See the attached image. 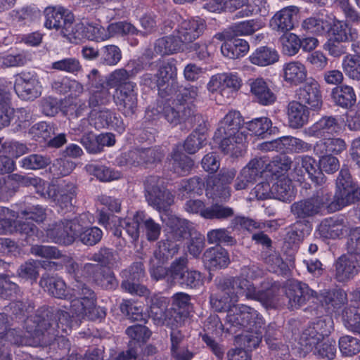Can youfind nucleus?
<instances>
[{"instance_id":"79ce46f5","label":"nucleus","mask_w":360,"mask_h":360,"mask_svg":"<svg viewBox=\"0 0 360 360\" xmlns=\"http://www.w3.org/2000/svg\"><path fill=\"white\" fill-rule=\"evenodd\" d=\"M171 169L179 176L188 174L192 169L194 162L193 160L179 151L177 148H174L171 153V160L169 161Z\"/></svg>"},{"instance_id":"4d7b16f0","label":"nucleus","mask_w":360,"mask_h":360,"mask_svg":"<svg viewBox=\"0 0 360 360\" xmlns=\"http://www.w3.org/2000/svg\"><path fill=\"white\" fill-rule=\"evenodd\" d=\"M143 212L138 211L132 219H118L120 226L122 227L131 242H135L139 237V228L141 227Z\"/></svg>"},{"instance_id":"5701e85b","label":"nucleus","mask_w":360,"mask_h":360,"mask_svg":"<svg viewBox=\"0 0 360 360\" xmlns=\"http://www.w3.org/2000/svg\"><path fill=\"white\" fill-rule=\"evenodd\" d=\"M129 279L123 281L121 284L122 288L131 294L139 296H143L148 298L150 290L145 286L134 281H139L145 276L143 264L141 262H135L129 268Z\"/></svg>"},{"instance_id":"f704fd0d","label":"nucleus","mask_w":360,"mask_h":360,"mask_svg":"<svg viewBox=\"0 0 360 360\" xmlns=\"http://www.w3.org/2000/svg\"><path fill=\"white\" fill-rule=\"evenodd\" d=\"M347 144L341 138H326L321 139L314 145V153L316 155L326 154L338 155L345 151Z\"/></svg>"},{"instance_id":"49530a36","label":"nucleus","mask_w":360,"mask_h":360,"mask_svg":"<svg viewBox=\"0 0 360 360\" xmlns=\"http://www.w3.org/2000/svg\"><path fill=\"white\" fill-rule=\"evenodd\" d=\"M60 259V262H44L42 266L46 269L57 271L61 269L65 266L68 273L74 276L76 281L78 278H84L82 276V269H79L78 264L71 257L62 254Z\"/></svg>"},{"instance_id":"bf43d9fd","label":"nucleus","mask_w":360,"mask_h":360,"mask_svg":"<svg viewBox=\"0 0 360 360\" xmlns=\"http://www.w3.org/2000/svg\"><path fill=\"white\" fill-rule=\"evenodd\" d=\"M247 129L255 136L264 137L265 134H271L277 130L272 127L271 120L266 117L255 118L246 122Z\"/></svg>"},{"instance_id":"58836bf2","label":"nucleus","mask_w":360,"mask_h":360,"mask_svg":"<svg viewBox=\"0 0 360 360\" xmlns=\"http://www.w3.org/2000/svg\"><path fill=\"white\" fill-rule=\"evenodd\" d=\"M297 163L304 169L316 186H323L325 184V176L314 158L309 155L302 156L297 158Z\"/></svg>"},{"instance_id":"4be33fe9","label":"nucleus","mask_w":360,"mask_h":360,"mask_svg":"<svg viewBox=\"0 0 360 360\" xmlns=\"http://www.w3.org/2000/svg\"><path fill=\"white\" fill-rule=\"evenodd\" d=\"M204 20L190 18L182 20L174 30L184 44H188L198 39L205 30Z\"/></svg>"},{"instance_id":"ddd939ff","label":"nucleus","mask_w":360,"mask_h":360,"mask_svg":"<svg viewBox=\"0 0 360 360\" xmlns=\"http://www.w3.org/2000/svg\"><path fill=\"white\" fill-rule=\"evenodd\" d=\"M14 90L22 101H34L41 95L42 87L36 76L22 72L15 77Z\"/></svg>"},{"instance_id":"c03bdc74","label":"nucleus","mask_w":360,"mask_h":360,"mask_svg":"<svg viewBox=\"0 0 360 360\" xmlns=\"http://www.w3.org/2000/svg\"><path fill=\"white\" fill-rule=\"evenodd\" d=\"M83 304L76 301L75 307L77 309L73 314L79 320L88 319L91 321L101 320L103 319L106 312L104 308L97 307L96 302H93L91 306L82 305Z\"/></svg>"},{"instance_id":"e2e57ef3","label":"nucleus","mask_w":360,"mask_h":360,"mask_svg":"<svg viewBox=\"0 0 360 360\" xmlns=\"http://www.w3.org/2000/svg\"><path fill=\"white\" fill-rule=\"evenodd\" d=\"M273 198L281 201H290L292 196L291 181L286 177L278 179L272 186Z\"/></svg>"},{"instance_id":"603ef678","label":"nucleus","mask_w":360,"mask_h":360,"mask_svg":"<svg viewBox=\"0 0 360 360\" xmlns=\"http://www.w3.org/2000/svg\"><path fill=\"white\" fill-rule=\"evenodd\" d=\"M345 327L350 332L360 335V307L349 305L342 311Z\"/></svg>"},{"instance_id":"aec40b11","label":"nucleus","mask_w":360,"mask_h":360,"mask_svg":"<svg viewBox=\"0 0 360 360\" xmlns=\"http://www.w3.org/2000/svg\"><path fill=\"white\" fill-rule=\"evenodd\" d=\"M340 129L341 126L336 117L323 116L315 123L305 128L304 134L309 137L323 139L338 134Z\"/></svg>"},{"instance_id":"ea45409f","label":"nucleus","mask_w":360,"mask_h":360,"mask_svg":"<svg viewBox=\"0 0 360 360\" xmlns=\"http://www.w3.org/2000/svg\"><path fill=\"white\" fill-rule=\"evenodd\" d=\"M283 72L285 81L295 86L303 83L307 75L306 67L299 61H292L285 64Z\"/></svg>"},{"instance_id":"393cba45","label":"nucleus","mask_w":360,"mask_h":360,"mask_svg":"<svg viewBox=\"0 0 360 360\" xmlns=\"http://www.w3.org/2000/svg\"><path fill=\"white\" fill-rule=\"evenodd\" d=\"M195 110L192 105L186 106L184 103L178 104L175 101L172 104H165L162 113L165 119L171 124L176 125L192 120Z\"/></svg>"},{"instance_id":"a19ab883","label":"nucleus","mask_w":360,"mask_h":360,"mask_svg":"<svg viewBox=\"0 0 360 360\" xmlns=\"http://www.w3.org/2000/svg\"><path fill=\"white\" fill-rule=\"evenodd\" d=\"M249 50L247 41L239 38H231L225 41L221 46V53L229 58L235 59L243 56Z\"/></svg>"},{"instance_id":"4c0bfd02","label":"nucleus","mask_w":360,"mask_h":360,"mask_svg":"<svg viewBox=\"0 0 360 360\" xmlns=\"http://www.w3.org/2000/svg\"><path fill=\"white\" fill-rule=\"evenodd\" d=\"M331 98L335 105L342 108H349L356 103L354 89L349 85H339L331 91Z\"/></svg>"},{"instance_id":"13d9d810","label":"nucleus","mask_w":360,"mask_h":360,"mask_svg":"<svg viewBox=\"0 0 360 360\" xmlns=\"http://www.w3.org/2000/svg\"><path fill=\"white\" fill-rule=\"evenodd\" d=\"M89 259L97 262L99 266L103 268H112L117 265L118 262V256L115 250L108 248H101L97 252H94L89 257Z\"/></svg>"},{"instance_id":"a878e982","label":"nucleus","mask_w":360,"mask_h":360,"mask_svg":"<svg viewBox=\"0 0 360 360\" xmlns=\"http://www.w3.org/2000/svg\"><path fill=\"white\" fill-rule=\"evenodd\" d=\"M310 110L298 100L290 101L286 107L290 127L297 129L304 126L309 121Z\"/></svg>"},{"instance_id":"423d86ee","label":"nucleus","mask_w":360,"mask_h":360,"mask_svg":"<svg viewBox=\"0 0 360 360\" xmlns=\"http://www.w3.org/2000/svg\"><path fill=\"white\" fill-rule=\"evenodd\" d=\"M86 39L97 42L108 40L115 36L138 34L136 27L126 21L112 22L105 28L98 23L89 22L85 25Z\"/></svg>"},{"instance_id":"338daca9","label":"nucleus","mask_w":360,"mask_h":360,"mask_svg":"<svg viewBox=\"0 0 360 360\" xmlns=\"http://www.w3.org/2000/svg\"><path fill=\"white\" fill-rule=\"evenodd\" d=\"M122 58L120 49L113 44L103 46L100 51V62L105 65H117Z\"/></svg>"},{"instance_id":"f8f14e48","label":"nucleus","mask_w":360,"mask_h":360,"mask_svg":"<svg viewBox=\"0 0 360 360\" xmlns=\"http://www.w3.org/2000/svg\"><path fill=\"white\" fill-rule=\"evenodd\" d=\"M285 296L288 300V308L293 310L300 309L311 299L314 300L316 292L302 281L290 280L285 285Z\"/></svg>"},{"instance_id":"8fccbe9b","label":"nucleus","mask_w":360,"mask_h":360,"mask_svg":"<svg viewBox=\"0 0 360 360\" xmlns=\"http://www.w3.org/2000/svg\"><path fill=\"white\" fill-rule=\"evenodd\" d=\"M167 225L172 229L174 238L176 240H181L193 235L191 223L184 219H181L175 216L169 218Z\"/></svg>"},{"instance_id":"bb28decb","label":"nucleus","mask_w":360,"mask_h":360,"mask_svg":"<svg viewBox=\"0 0 360 360\" xmlns=\"http://www.w3.org/2000/svg\"><path fill=\"white\" fill-rule=\"evenodd\" d=\"M236 174L235 169H229L221 172L219 178H211L207 183V191H210L212 194L222 199H227L230 197L229 188L224 186L230 184L234 179Z\"/></svg>"},{"instance_id":"39448f33","label":"nucleus","mask_w":360,"mask_h":360,"mask_svg":"<svg viewBox=\"0 0 360 360\" xmlns=\"http://www.w3.org/2000/svg\"><path fill=\"white\" fill-rule=\"evenodd\" d=\"M167 297L154 295L150 297V316L159 326L179 327L184 323V315L174 309H169Z\"/></svg>"},{"instance_id":"dca6fc26","label":"nucleus","mask_w":360,"mask_h":360,"mask_svg":"<svg viewBox=\"0 0 360 360\" xmlns=\"http://www.w3.org/2000/svg\"><path fill=\"white\" fill-rule=\"evenodd\" d=\"M49 199L53 200L61 210L67 212L73 207L77 196V186L70 181H63L57 186L52 185L49 191Z\"/></svg>"},{"instance_id":"473e14b6","label":"nucleus","mask_w":360,"mask_h":360,"mask_svg":"<svg viewBox=\"0 0 360 360\" xmlns=\"http://www.w3.org/2000/svg\"><path fill=\"white\" fill-rule=\"evenodd\" d=\"M225 11L234 12L240 9L235 15V18H248L259 13L266 15V10L262 11L257 5L250 4V0H225L224 1Z\"/></svg>"},{"instance_id":"09e8293b","label":"nucleus","mask_w":360,"mask_h":360,"mask_svg":"<svg viewBox=\"0 0 360 360\" xmlns=\"http://www.w3.org/2000/svg\"><path fill=\"white\" fill-rule=\"evenodd\" d=\"M204 188V179L200 176H195L181 181L178 189V195L181 200H184L188 198V195H201Z\"/></svg>"},{"instance_id":"864d4df0","label":"nucleus","mask_w":360,"mask_h":360,"mask_svg":"<svg viewBox=\"0 0 360 360\" xmlns=\"http://www.w3.org/2000/svg\"><path fill=\"white\" fill-rule=\"evenodd\" d=\"M179 246L170 240H161L158 243V248L155 250L152 259L158 262L165 263L177 254Z\"/></svg>"},{"instance_id":"a211bd4d","label":"nucleus","mask_w":360,"mask_h":360,"mask_svg":"<svg viewBox=\"0 0 360 360\" xmlns=\"http://www.w3.org/2000/svg\"><path fill=\"white\" fill-rule=\"evenodd\" d=\"M136 84H127L124 90L115 89L113 101L117 110L124 117H132L138 108L137 94L134 89Z\"/></svg>"},{"instance_id":"b1692460","label":"nucleus","mask_w":360,"mask_h":360,"mask_svg":"<svg viewBox=\"0 0 360 360\" xmlns=\"http://www.w3.org/2000/svg\"><path fill=\"white\" fill-rule=\"evenodd\" d=\"M44 27L59 33L69 20H74L73 15L62 6H48L44 9Z\"/></svg>"},{"instance_id":"4468645a","label":"nucleus","mask_w":360,"mask_h":360,"mask_svg":"<svg viewBox=\"0 0 360 360\" xmlns=\"http://www.w3.org/2000/svg\"><path fill=\"white\" fill-rule=\"evenodd\" d=\"M295 97L311 110H319L323 105L320 84L311 77L296 89Z\"/></svg>"},{"instance_id":"3c124183","label":"nucleus","mask_w":360,"mask_h":360,"mask_svg":"<svg viewBox=\"0 0 360 360\" xmlns=\"http://www.w3.org/2000/svg\"><path fill=\"white\" fill-rule=\"evenodd\" d=\"M356 201H360V187L355 188L354 185L349 191H343L336 196L335 201H331L329 205L328 210L335 212Z\"/></svg>"},{"instance_id":"72a5a7b5","label":"nucleus","mask_w":360,"mask_h":360,"mask_svg":"<svg viewBox=\"0 0 360 360\" xmlns=\"http://www.w3.org/2000/svg\"><path fill=\"white\" fill-rule=\"evenodd\" d=\"M243 123V119L240 112L236 110L229 111L219 122V127L216 131L217 137L224 134L228 136L238 135L242 134L239 131Z\"/></svg>"},{"instance_id":"69168bd1","label":"nucleus","mask_w":360,"mask_h":360,"mask_svg":"<svg viewBox=\"0 0 360 360\" xmlns=\"http://www.w3.org/2000/svg\"><path fill=\"white\" fill-rule=\"evenodd\" d=\"M340 351L344 356H353L360 352V340L351 335H343L338 340Z\"/></svg>"},{"instance_id":"20e7f679","label":"nucleus","mask_w":360,"mask_h":360,"mask_svg":"<svg viewBox=\"0 0 360 360\" xmlns=\"http://www.w3.org/2000/svg\"><path fill=\"white\" fill-rule=\"evenodd\" d=\"M332 194L322 188L311 197L293 202L290 212L297 219H304L322 214L325 207L328 209Z\"/></svg>"},{"instance_id":"cd10ccee","label":"nucleus","mask_w":360,"mask_h":360,"mask_svg":"<svg viewBox=\"0 0 360 360\" xmlns=\"http://www.w3.org/2000/svg\"><path fill=\"white\" fill-rule=\"evenodd\" d=\"M299 13L298 7L290 6L276 12L270 20L271 27L277 32H287L294 27V17Z\"/></svg>"},{"instance_id":"412c9836","label":"nucleus","mask_w":360,"mask_h":360,"mask_svg":"<svg viewBox=\"0 0 360 360\" xmlns=\"http://www.w3.org/2000/svg\"><path fill=\"white\" fill-rule=\"evenodd\" d=\"M335 278L340 283L352 280L360 271L358 259L354 254L343 255L338 257L335 264Z\"/></svg>"},{"instance_id":"2eb2a0df","label":"nucleus","mask_w":360,"mask_h":360,"mask_svg":"<svg viewBox=\"0 0 360 360\" xmlns=\"http://www.w3.org/2000/svg\"><path fill=\"white\" fill-rule=\"evenodd\" d=\"M90 123L97 129L108 128L120 134L123 133L126 129L122 118L106 108L99 110H93L90 113Z\"/></svg>"},{"instance_id":"6e6d98bb","label":"nucleus","mask_w":360,"mask_h":360,"mask_svg":"<svg viewBox=\"0 0 360 360\" xmlns=\"http://www.w3.org/2000/svg\"><path fill=\"white\" fill-rule=\"evenodd\" d=\"M74 20L69 22L61 30L60 34L67 39L70 43L79 44L86 39V29L83 23H74Z\"/></svg>"},{"instance_id":"6ab92c4d","label":"nucleus","mask_w":360,"mask_h":360,"mask_svg":"<svg viewBox=\"0 0 360 360\" xmlns=\"http://www.w3.org/2000/svg\"><path fill=\"white\" fill-rule=\"evenodd\" d=\"M241 85V79L235 74L224 73L213 75L209 83L207 89L210 91L219 92L221 96L230 94L239 89Z\"/></svg>"},{"instance_id":"9b49d317","label":"nucleus","mask_w":360,"mask_h":360,"mask_svg":"<svg viewBox=\"0 0 360 360\" xmlns=\"http://www.w3.org/2000/svg\"><path fill=\"white\" fill-rule=\"evenodd\" d=\"M164 156L165 153L160 147H151L134 148L125 153L123 158L127 165L149 167L160 163Z\"/></svg>"},{"instance_id":"e433bc0d","label":"nucleus","mask_w":360,"mask_h":360,"mask_svg":"<svg viewBox=\"0 0 360 360\" xmlns=\"http://www.w3.org/2000/svg\"><path fill=\"white\" fill-rule=\"evenodd\" d=\"M184 45L174 31L172 34L157 39L155 42L154 51L161 56L170 55L182 50Z\"/></svg>"},{"instance_id":"0eeeda50","label":"nucleus","mask_w":360,"mask_h":360,"mask_svg":"<svg viewBox=\"0 0 360 360\" xmlns=\"http://www.w3.org/2000/svg\"><path fill=\"white\" fill-rule=\"evenodd\" d=\"M226 321L233 327H243L253 330L255 325H263L262 317L253 308L244 304L229 307Z\"/></svg>"},{"instance_id":"37998d69","label":"nucleus","mask_w":360,"mask_h":360,"mask_svg":"<svg viewBox=\"0 0 360 360\" xmlns=\"http://www.w3.org/2000/svg\"><path fill=\"white\" fill-rule=\"evenodd\" d=\"M77 284L75 285L73 288L74 294L73 298L70 302V308L72 312L76 311V308L74 306L75 302L78 301L79 302L83 304L82 305H88L92 304L93 302H96V295L94 291L90 288L86 284L82 283L79 280H77Z\"/></svg>"},{"instance_id":"1a4fd4ad","label":"nucleus","mask_w":360,"mask_h":360,"mask_svg":"<svg viewBox=\"0 0 360 360\" xmlns=\"http://www.w3.org/2000/svg\"><path fill=\"white\" fill-rule=\"evenodd\" d=\"M82 276L104 290H115L118 286V281L115 274L109 269L103 268L98 264H84L82 266Z\"/></svg>"},{"instance_id":"5fc2aeb1","label":"nucleus","mask_w":360,"mask_h":360,"mask_svg":"<svg viewBox=\"0 0 360 360\" xmlns=\"http://www.w3.org/2000/svg\"><path fill=\"white\" fill-rule=\"evenodd\" d=\"M234 210L221 203H214L206 207L202 214V217L206 219L225 221L234 216Z\"/></svg>"},{"instance_id":"680f3d73","label":"nucleus","mask_w":360,"mask_h":360,"mask_svg":"<svg viewBox=\"0 0 360 360\" xmlns=\"http://www.w3.org/2000/svg\"><path fill=\"white\" fill-rule=\"evenodd\" d=\"M207 240L209 244H224L234 245L236 239L231 236V233L226 228H219L209 231L207 233Z\"/></svg>"},{"instance_id":"9d476101","label":"nucleus","mask_w":360,"mask_h":360,"mask_svg":"<svg viewBox=\"0 0 360 360\" xmlns=\"http://www.w3.org/2000/svg\"><path fill=\"white\" fill-rule=\"evenodd\" d=\"M176 75L177 68L174 61H162L160 63L155 76L156 84L161 97L165 98L177 93Z\"/></svg>"},{"instance_id":"c9c22d12","label":"nucleus","mask_w":360,"mask_h":360,"mask_svg":"<svg viewBox=\"0 0 360 360\" xmlns=\"http://www.w3.org/2000/svg\"><path fill=\"white\" fill-rule=\"evenodd\" d=\"M39 285L45 291L56 298H68L66 285L60 277L48 274H44L39 281Z\"/></svg>"},{"instance_id":"774afa93","label":"nucleus","mask_w":360,"mask_h":360,"mask_svg":"<svg viewBox=\"0 0 360 360\" xmlns=\"http://www.w3.org/2000/svg\"><path fill=\"white\" fill-rule=\"evenodd\" d=\"M291 164L290 158L281 154L274 157L271 161L266 162V170L274 175L279 176L288 172L291 167Z\"/></svg>"},{"instance_id":"0e129e2a","label":"nucleus","mask_w":360,"mask_h":360,"mask_svg":"<svg viewBox=\"0 0 360 360\" xmlns=\"http://www.w3.org/2000/svg\"><path fill=\"white\" fill-rule=\"evenodd\" d=\"M131 77L130 73L127 69L120 68L112 72L107 78V85L111 87H115V89H125V86L129 84H136L129 81Z\"/></svg>"},{"instance_id":"6e6552de","label":"nucleus","mask_w":360,"mask_h":360,"mask_svg":"<svg viewBox=\"0 0 360 360\" xmlns=\"http://www.w3.org/2000/svg\"><path fill=\"white\" fill-rule=\"evenodd\" d=\"M82 229V225L77 219L63 220L52 224L47 229V236L55 243L63 245H71Z\"/></svg>"},{"instance_id":"de8ad7c7","label":"nucleus","mask_w":360,"mask_h":360,"mask_svg":"<svg viewBox=\"0 0 360 360\" xmlns=\"http://www.w3.org/2000/svg\"><path fill=\"white\" fill-rule=\"evenodd\" d=\"M19 212L8 207H0V235H11L16 231V219Z\"/></svg>"},{"instance_id":"f03ea898","label":"nucleus","mask_w":360,"mask_h":360,"mask_svg":"<svg viewBox=\"0 0 360 360\" xmlns=\"http://www.w3.org/2000/svg\"><path fill=\"white\" fill-rule=\"evenodd\" d=\"M26 324L27 332L39 345L48 346L58 340L66 348L69 347V341L65 338L64 334L71 329L72 319L68 311L43 307L37 310L32 319L27 321Z\"/></svg>"},{"instance_id":"f257e3e1","label":"nucleus","mask_w":360,"mask_h":360,"mask_svg":"<svg viewBox=\"0 0 360 360\" xmlns=\"http://www.w3.org/2000/svg\"><path fill=\"white\" fill-rule=\"evenodd\" d=\"M216 292L212 293L210 302L217 311H226L229 303L237 302L240 296L261 302L263 304L271 305L277 295L278 288L263 283L262 288L257 290L254 284L240 276H224L215 280Z\"/></svg>"},{"instance_id":"f3484780","label":"nucleus","mask_w":360,"mask_h":360,"mask_svg":"<svg viewBox=\"0 0 360 360\" xmlns=\"http://www.w3.org/2000/svg\"><path fill=\"white\" fill-rule=\"evenodd\" d=\"M90 85L94 88L89 98V107L94 108L101 105H108L110 102L111 94L107 84L100 82L103 81L96 69H93L87 75Z\"/></svg>"},{"instance_id":"c85d7f7f","label":"nucleus","mask_w":360,"mask_h":360,"mask_svg":"<svg viewBox=\"0 0 360 360\" xmlns=\"http://www.w3.org/2000/svg\"><path fill=\"white\" fill-rule=\"evenodd\" d=\"M213 139L219 145L221 152L231 156L240 155L245 148V136L243 134L230 136L224 134L217 137L215 132Z\"/></svg>"},{"instance_id":"2f4dec72","label":"nucleus","mask_w":360,"mask_h":360,"mask_svg":"<svg viewBox=\"0 0 360 360\" xmlns=\"http://www.w3.org/2000/svg\"><path fill=\"white\" fill-rule=\"evenodd\" d=\"M318 231L323 238L335 239L347 232V224L342 217H329L321 222Z\"/></svg>"},{"instance_id":"052dcab7","label":"nucleus","mask_w":360,"mask_h":360,"mask_svg":"<svg viewBox=\"0 0 360 360\" xmlns=\"http://www.w3.org/2000/svg\"><path fill=\"white\" fill-rule=\"evenodd\" d=\"M87 171L101 181H111L121 178L122 174L117 170L96 164L86 166Z\"/></svg>"},{"instance_id":"7c9ffc66","label":"nucleus","mask_w":360,"mask_h":360,"mask_svg":"<svg viewBox=\"0 0 360 360\" xmlns=\"http://www.w3.org/2000/svg\"><path fill=\"white\" fill-rule=\"evenodd\" d=\"M249 84L255 101L262 105H269L276 101V95L264 79H250Z\"/></svg>"},{"instance_id":"a18cd8bd","label":"nucleus","mask_w":360,"mask_h":360,"mask_svg":"<svg viewBox=\"0 0 360 360\" xmlns=\"http://www.w3.org/2000/svg\"><path fill=\"white\" fill-rule=\"evenodd\" d=\"M251 63L258 66H268L277 62L279 59L278 52L268 46L257 48L249 57Z\"/></svg>"},{"instance_id":"c756f323","label":"nucleus","mask_w":360,"mask_h":360,"mask_svg":"<svg viewBox=\"0 0 360 360\" xmlns=\"http://www.w3.org/2000/svg\"><path fill=\"white\" fill-rule=\"evenodd\" d=\"M205 266L210 270L226 268L230 263L228 252L221 246L207 249L202 257Z\"/></svg>"},{"instance_id":"7ed1b4c3","label":"nucleus","mask_w":360,"mask_h":360,"mask_svg":"<svg viewBox=\"0 0 360 360\" xmlns=\"http://www.w3.org/2000/svg\"><path fill=\"white\" fill-rule=\"evenodd\" d=\"M333 320L330 316L320 317L309 323L302 331L299 345L304 354L311 352L333 330Z\"/></svg>"}]
</instances>
